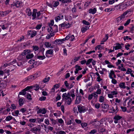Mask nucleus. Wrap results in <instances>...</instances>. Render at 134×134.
<instances>
[{
  "mask_svg": "<svg viewBox=\"0 0 134 134\" xmlns=\"http://www.w3.org/2000/svg\"><path fill=\"white\" fill-rule=\"evenodd\" d=\"M32 88V86H28L26 87L25 89L26 91H27L30 89Z\"/></svg>",
  "mask_w": 134,
  "mask_h": 134,
  "instance_id": "obj_63",
  "label": "nucleus"
},
{
  "mask_svg": "<svg viewBox=\"0 0 134 134\" xmlns=\"http://www.w3.org/2000/svg\"><path fill=\"white\" fill-rule=\"evenodd\" d=\"M60 86V83L56 84L53 86V88L52 89V92H54L55 91V89H57L59 88Z\"/></svg>",
  "mask_w": 134,
  "mask_h": 134,
  "instance_id": "obj_13",
  "label": "nucleus"
},
{
  "mask_svg": "<svg viewBox=\"0 0 134 134\" xmlns=\"http://www.w3.org/2000/svg\"><path fill=\"white\" fill-rule=\"evenodd\" d=\"M104 98L103 96H101L99 97V101L100 102H103L104 101Z\"/></svg>",
  "mask_w": 134,
  "mask_h": 134,
  "instance_id": "obj_42",
  "label": "nucleus"
},
{
  "mask_svg": "<svg viewBox=\"0 0 134 134\" xmlns=\"http://www.w3.org/2000/svg\"><path fill=\"white\" fill-rule=\"evenodd\" d=\"M87 124L86 122H82L81 124V125L82 127L85 129L87 128Z\"/></svg>",
  "mask_w": 134,
  "mask_h": 134,
  "instance_id": "obj_25",
  "label": "nucleus"
},
{
  "mask_svg": "<svg viewBox=\"0 0 134 134\" xmlns=\"http://www.w3.org/2000/svg\"><path fill=\"white\" fill-rule=\"evenodd\" d=\"M108 34H106L105 37L102 40V42H105L108 39Z\"/></svg>",
  "mask_w": 134,
  "mask_h": 134,
  "instance_id": "obj_41",
  "label": "nucleus"
},
{
  "mask_svg": "<svg viewBox=\"0 0 134 134\" xmlns=\"http://www.w3.org/2000/svg\"><path fill=\"white\" fill-rule=\"evenodd\" d=\"M15 4L16 7H19L20 6V2L19 1H17L16 3H15Z\"/></svg>",
  "mask_w": 134,
  "mask_h": 134,
  "instance_id": "obj_38",
  "label": "nucleus"
},
{
  "mask_svg": "<svg viewBox=\"0 0 134 134\" xmlns=\"http://www.w3.org/2000/svg\"><path fill=\"white\" fill-rule=\"evenodd\" d=\"M37 77V76H29L25 79V81L27 82H31Z\"/></svg>",
  "mask_w": 134,
  "mask_h": 134,
  "instance_id": "obj_7",
  "label": "nucleus"
},
{
  "mask_svg": "<svg viewBox=\"0 0 134 134\" xmlns=\"http://www.w3.org/2000/svg\"><path fill=\"white\" fill-rule=\"evenodd\" d=\"M54 23V20H51L50 23H49V27H52Z\"/></svg>",
  "mask_w": 134,
  "mask_h": 134,
  "instance_id": "obj_49",
  "label": "nucleus"
},
{
  "mask_svg": "<svg viewBox=\"0 0 134 134\" xmlns=\"http://www.w3.org/2000/svg\"><path fill=\"white\" fill-rule=\"evenodd\" d=\"M19 104L20 106H22L24 104L23 99L22 98H20L19 100Z\"/></svg>",
  "mask_w": 134,
  "mask_h": 134,
  "instance_id": "obj_36",
  "label": "nucleus"
},
{
  "mask_svg": "<svg viewBox=\"0 0 134 134\" xmlns=\"http://www.w3.org/2000/svg\"><path fill=\"white\" fill-rule=\"evenodd\" d=\"M65 41V40L64 38L61 39L57 40H55V43L59 44H61Z\"/></svg>",
  "mask_w": 134,
  "mask_h": 134,
  "instance_id": "obj_16",
  "label": "nucleus"
},
{
  "mask_svg": "<svg viewBox=\"0 0 134 134\" xmlns=\"http://www.w3.org/2000/svg\"><path fill=\"white\" fill-rule=\"evenodd\" d=\"M46 46V47L47 48H53V47L52 46L51 47V43L49 42H45L44 44Z\"/></svg>",
  "mask_w": 134,
  "mask_h": 134,
  "instance_id": "obj_23",
  "label": "nucleus"
},
{
  "mask_svg": "<svg viewBox=\"0 0 134 134\" xmlns=\"http://www.w3.org/2000/svg\"><path fill=\"white\" fill-rule=\"evenodd\" d=\"M97 9L96 8L93 9L90 8L88 10L89 13L93 14H94L96 12Z\"/></svg>",
  "mask_w": 134,
  "mask_h": 134,
  "instance_id": "obj_18",
  "label": "nucleus"
},
{
  "mask_svg": "<svg viewBox=\"0 0 134 134\" xmlns=\"http://www.w3.org/2000/svg\"><path fill=\"white\" fill-rule=\"evenodd\" d=\"M82 96H78L76 97V99L75 103V104H80Z\"/></svg>",
  "mask_w": 134,
  "mask_h": 134,
  "instance_id": "obj_9",
  "label": "nucleus"
},
{
  "mask_svg": "<svg viewBox=\"0 0 134 134\" xmlns=\"http://www.w3.org/2000/svg\"><path fill=\"white\" fill-rule=\"evenodd\" d=\"M37 12V10L36 9H33V13L32 16L33 17L32 19H35L36 17V14Z\"/></svg>",
  "mask_w": 134,
  "mask_h": 134,
  "instance_id": "obj_21",
  "label": "nucleus"
},
{
  "mask_svg": "<svg viewBox=\"0 0 134 134\" xmlns=\"http://www.w3.org/2000/svg\"><path fill=\"white\" fill-rule=\"evenodd\" d=\"M34 57V55L33 54L28 53L26 56V58L27 59H30Z\"/></svg>",
  "mask_w": 134,
  "mask_h": 134,
  "instance_id": "obj_20",
  "label": "nucleus"
},
{
  "mask_svg": "<svg viewBox=\"0 0 134 134\" xmlns=\"http://www.w3.org/2000/svg\"><path fill=\"white\" fill-rule=\"evenodd\" d=\"M64 15L62 14H59L55 18V20L56 22H58V21L63 19Z\"/></svg>",
  "mask_w": 134,
  "mask_h": 134,
  "instance_id": "obj_10",
  "label": "nucleus"
},
{
  "mask_svg": "<svg viewBox=\"0 0 134 134\" xmlns=\"http://www.w3.org/2000/svg\"><path fill=\"white\" fill-rule=\"evenodd\" d=\"M53 49H50L47 50L46 52L45 55L47 58L52 57L53 55Z\"/></svg>",
  "mask_w": 134,
  "mask_h": 134,
  "instance_id": "obj_5",
  "label": "nucleus"
},
{
  "mask_svg": "<svg viewBox=\"0 0 134 134\" xmlns=\"http://www.w3.org/2000/svg\"><path fill=\"white\" fill-rule=\"evenodd\" d=\"M97 130L96 129H93L91 130V131L89 132L90 134H94L96 133Z\"/></svg>",
  "mask_w": 134,
  "mask_h": 134,
  "instance_id": "obj_45",
  "label": "nucleus"
},
{
  "mask_svg": "<svg viewBox=\"0 0 134 134\" xmlns=\"http://www.w3.org/2000/svg\"><path fill=\"white\" fill-rule=\"evenodd\" d=\"M26 91L25 90V89H24L22 90L21 91L19 92V94L20 95H24L26 94Z\"/></svg>",
  "mask_w": 134,
  "mask_h": 134,
  "instance_id": "obj_35",
  "label": "nucleus"
},
{
  "mask_svg": "<svg viewBox=\"0 0 134 134\" xmlns=\"http://www.w3.org/2000/svg\"><path fill=\"white\" fill-rule=\"evenodd\" d=\"M57 134H66V133L65 132L63 131H59L57 133Z\"/></svg>",
  "mask_w": 134,
  "mask_h": 134,
  "instance_id": "obj_58",
  "label": "nucleus"
},
{
  "mask_svg": "<svg viewBox=\"0 0 134 134\" xmlns=\"http://www.w3.org/2000/svg\"><path fill=\"white\" fill-rule=\"evenodd\" d=\"M47 110L45 108H43L42 109H40L39 110L37 111V114H39L41 113L42 114H45L47 112Z\"/></svg>",
  "mask_w": 134,
  "mask_h": 134,
  "instance_id": "obj_11",
  "label": "nucleus"
},
{
  "mask_svg": "<svg viewBox=\"0 0 134 134\" xmlns=\"http://www.w3.org/2000/svg\"><path fill=\"white\" fill-rule=\"evenodd\" d=\"M65 23H66L65 22L64 23L59 25V26L62 28L63 27V29H65Z\"/></svg>",
  "mask_w": 134,
  "mask_h": 134,
  "instance_id": "obj_55",
  "label": "nucleus"
},
{
  "mask_svg": "<svg viewBox=\"0 0 134 134\" xmlns=\"http://www.w3.org/2000/svg\"><path fill=\"white\" fill-rule=\"evenodd\" d=\"M44 126L45 131L46 132L48 133L49 130V126L44 125Z\"/></svg>",
  "mask_w": 134,
  "mask_h": 134,
  "instance_id": "obj_46",
  "label": "nucleus"
},
{
  "mask_svg": "<svg viewBox=\"0 0 134 134\" xmlns=\"http://www.w3.org/2000/svg\"><path fill=\"white\" fill-rule=\"evenodd\" d=\"M102 48V47L101 45H98L95 48V50L96 51L98 49V50H100V48Z\"/></svg>",
  "mask_w": 134,
  "mask_h": 134,
  "instance_id": "obj_57",
  "label": "nucleus"
},
{
  "mask_svg": "<svg viewBox=\"0 0 134 134\" xmlns=\"http://www.w3.org/2000/svg\"><path fill=\"white\" fill-rule=\"evenodd\" d=\"M58 122L60 124H63L64 123L63 120L61 118L58 119Z\"/></svg>",
  "mask_w": 134,
  "mask_h": 134,
  "instance_id": "obj_61",
  "label": "nucleus"
},
{
  "mask_svg": "<svg viewBox=\"0 0 134 134\" xmlns=\"http://www.w3.org/2000/svg\"><path fill=\"white\" fill-rule=\"evenodd\" d=\"M123 39L124 41H126V40H132V38L130 37H129L128 36H126L125 37H124L123 38Z\"/></svg>",
  "mask_w": 134,
  "mask_h": 134,
  "instance_id": "obj_50",
  "label": "nucleus"
},
{
  "mask_svg": "<svg viewBox=\"0 0 134 134\" xmlns=\"http://www.w3.org/2000/svg\"><path fill=\"white\" fill-rule=\"evenodd\" d=\"M99 124V121H97L96 119H94V122L93 126L97 127Z\"/></svg>",
  "mask_w": 134,
  "mask_h": 134,
  "instance_id": "obj_26",
  "label": "nucleus"
},
{
  "mask_svg": "<svg viewBox=\"0 0 134 134\" xmlns=\"http://www.w3.org/2000/svg\"><path fill=\"white\" fill-rule=\"evenodd\" d=\"M29 121L31 122L35 123L36 121V119H30Z\"/></svg>",
  "mask_w": 134,
  "mask_h": 134,
  "instance_id": "obj_56",
  "label": "nucleus"
},
{
  "mask_svg": "<svg viewBox=\"0 0 134 134\" xmlns=\"http://www.w3.org/2000/svg\"><path fill=\"white\" fill-rule=\"evenodd\" d=\"M71 27V24L69 23H65V28L68 29Z\"/></svg>",
  "mask_w": 134,
  "mask_h": 134,
  "instance_id": "obj_44",
  "label": "nucleus"
},
{
  "mask_svg": "<svg viewBox=\"0 0 134 134\" xmlns=\"http://www.w3.org/2000/svg\"><path fill=\"white\" fill-rule=\"evenodd\" d=\"M26 111V108H22L20 110V111L21 112L23 113H24Z\"/></svg>",
  "mask_w": 134,
  "mask_h": 134,
  "instance_id": "obj_62",
  "label": "nucleus"
},
{
  "mask_svg": "<svg viewBox=\"0 0 134 134\" xmlns=\"http://www.w3.org/2000/svg\"><path fill=\"white\" fill-rule=\"evenodd\" d=\"M50 79V77H48L47 78L46 77V78H44L43 79V82L44 83H46V82H48V81Z\"/></svg>",
  "mask_w": 134,
  "mask_h": 134,
  "instance_id": "obj_51",
  "label": "nucleus"
},
{
  "mask_svg": "<svg viewBox=\"0 0 134 134\" xmlns=\"http://www.w3.org/2000/svg\"><path fill=\"white\" fill-rule=\"evenodd\" d=\"M26 12L27 13V15L30 16L32 14V12L31 10L29 8H27L26 10Z\"/></svg>",
  "mask_w": 134,
  "mask_h": 134,
  "instance_id": "obj_24",
  "label": "nucleus"
},
{
  "mask_svg": "<svg viewBox=\"0 0 134 134\" xmlns=\"http://www.w3.org/2000/svg\"><path fill=\"white\" fill-rule=\"evenodd\" d=\"M32 48L33 50L35 51H37L39 49V47L37 46H32Z\"/></svg>",
  "mask_w": 134,
  "mask_h": 134,
  "instance_id": "obj_39",
  "label": "nucleus"
},
{
  "mask_svg": "<svg viewBox=\"0 0 134 134\" xmlns=\"http://www.w3.org/2000/svg\"><path fill=\"white\" fill-rule=\"evenodd\" d=\"M88 29L89 27L87 26L83 27L81 28V31L82 33H84Z\"/></svg>",
  "mask_w": 134,
  "mask_h": 134,
  "instance_id": "obj_27",
  "label": "nucleus"
},
{
  "mask_svg": "<svg viewBox=\"0 0 134 134\" xmlns=\"http://www.w3.org/2000/svg\"><path fill=\"white\" fill-rule=\"evenodd\" d=\"M77 107L78 111L80 113H84L86 111V107L81 104L77 105Z\"/></svg>",
  "mask_w": 134,
  "mask_h": 134,
  "instance_id": "obj_4",
  "label": "nucleus"
},
{
  "mask_svg": "<svg viewBox=\"0 0 134 134\" xmlns=\"http://www.w3.org/2000/svg\"><path fill=\"white\" fill-rule=\"evenodd\" d=\"M102 108L105 109H108L109 108V105L106 104H102Z\"/></svg>",
  "mask_w": 134,
  "mask_h": 134,
  "instance_id": "obj_22",
  "label": "nucleus"
},
{
  "mask_svg": "<svg viewBox=\"0 0 134 134\" xmlns=\"http://www.w3.org/2000/svg\"><path fill=\"white\" fill-rule=\"evenodd\" d=\"M53 28L54 31H55V32H57L58 31V26L57 25H55L53 27Z\"/></svg>",
  "mask_w": 134,
  "mask_h": 134,
  "instance_id": "obj_43",
  "label": "nucleus"
},
{
  "mask_svg": "<svg viewBox=\"0 0 134 134\" xmlns=\"http://www.w3.org/2000/svg\"><path fill=\"white\" fill-rule=\"evenodd\" d=\"M122 118V117L119 116L118 115H117L115 116L114 118V119L115 120L114 121V122L115 124L117 123L118 122V121Z\"/></svg>",
  "mask_w": 134,
  "mask_h": 134,
  "instance_id": "obj_12",
  "label": "nucleus"
},
{
  "mask_svg": "<svg viewBox=\"0 0 134 134\" xmlns=\"http://www.w3.org/2000/svg\"><path fill=\"white\" fill-rule=\"evenodd\" d=\"M36 31L34 30L30 31L28 34V35H31V37H33L36 34Z\"/></svg>",
  "mask_w": 134,
  "mask_h": 134,
  "instance_id": "obj_14",
  "label": "nucleus"
},
{
  "mask_svg": "<svg viewBox=\"0 0 134 134\" xmlns=\"http://www.w3.org/2000/svg\"><path fill=\"white\" fill-rule=\"evenodd\" d=\"M131 21V19H129L127 20L126 23L124 24V25L125 26H127L129 24Z\"/></svg>",
  "mask_w": 134,
  "mask_h": 134,
  "instance_id": "obj_52",
  "label": "nucleus"
},
{
  "mask_svg": "<svg viewBox=\"0 0 134 134\" xmlns=\"http://www.w3.org/2000/svg\"><path fill=\"white\" fill-rule=\"evenodd\" d=\"M116 45L114 46V48L115 50H118L119 49H120L122 48V46H121V44H119V43H117L115 44Z\"/></svg>",
  "mask_w": 134,
  "mask_h": 134,
  "instance_id": "obj_19",
  "label": "nucleus"
},
{
  "mask_svg": "<svg viewBox=\"0 0 134 134\" xmlns=\"http://www.w3.org/2000/svg\"><path fill=\"white\" fill-rule=\"evenodd\" d=\"M59 4V3L58 1H55L53 5V7H56Z\"/></svg>",
  "mask_w": 134,
  "mask_h": 134,
  "instance_id": "obj_48",
  "label": "nucleus"
},
{
  "mask_svg": "<svg viewBox=\"0 0 134 134\" xmlns=\"http://www.w3.org/2000/svg\"><path fill=\"white\" fill-rule=\"evenodd\" d=\"M11 12L12 11L11 10H8L4 12L2 11L1 12L2 13V16L3 17L6 16Z\"/></svg>",
  "mask_w": 134,
  "mask_h": 134,
  "instance_id": "obj_17",
  "label": "nucleus"
},
{
  "mask_svg": "<svg viewBox=\"0 0 134 134\" xmlns=\"http://www.w3.org/2000/svg\"><path fill=\"white\" fill-rule=\"evenodd\" d=\"M46 99V97L44 96H42L40 98L39 100L41 101L45 100Z\"/></svg>",
  "mask_w": 134,
  "mask_h": 134,
  "instance_id": "obj_59",
  "label": "nucleus"
},
{
  "mask_svg": "<svg viewBox=\"0 0 134 134\" xmlns=\"http://www.w3.org/2000/svg\"><path fill=\"white\" fill-rule=\"evenodd\" d=\"M54 35V34L53 33H51L50 34H48L47 35L46 37L47 39H49L52 37Z\"/></svg>",
  "mask_w": 134,
  "mask_h": 134,
  "instance_id": "obj_31",
  "label": "nucleus"
},
{
  "mask_svg": "<svg viewBox=\"0 0 134 134\" xmlns=\"http://www.w3.org/2000/svg\"><path fill=\"white\" fill-rule=\"evenodd\" d=\"M64 86H65L66 88L68 89L69 88V83L68 82V81H65L64 82V85L62 87H64Z\"/></svg>",
  "mask_w": 134,
  "mask_h": 134,
  "instance_id": "obj_28",
  "label": "nucleus"
},
{
  "mask_svg": "<svg viewBox=\"0 0 134 134\" xmlns=\"http://www.w3.org/2000/svg\"><path fill=\"white\" fill-rule=\"evenodd\" d=\"M13 119V117L11 116H7L5 120L6 121H9Z\"/></svg>",
  "mask_w": 134,
  "mask_h": 134,
  "instance_id": "obj_30",
  "label": "nucleus"
},
{
  "mask_svg": "<svg viewBox=\"0 0 134 134\" xmlns=\"http://www.w3.org/2000/svg\"><path fill=\"white\" fill-rule=\"evenodd\" d=\"M40 130H41L40 128H38L35 127L31 128L30 130V131L36 134H37L38 132H40Z\"/></svg>",
  "mask_w": 134,
  "mask_h": 134,
  "instance_id": "obj_8",
  "label": "nucleus"
},
{
  "mask_svg": "<svg viewBox=\"0 0 134 134\" xmlns=\"http://www.w3.org/2000/svg\"><path fill=\"white\" fill-rule=\"evenodd\" d=\"M93 59L92 58L90 59L87 60L86 62V65H89L92 61L93 60Z\"/></svg>",
  "mask_w": 134,
  "mask_h": 134,
  "instance_id": "obj_40",
  "label": "nucleus"
},
{
  "mask_svg": "<svg viewBox=\"0 0 134 134\" xmlns=\"http://www.w3.org/2000/svg\"><path fill=\"white\" fill-rule=\"evenodd\" d=\"M71 1V0H63V3H70Z\"/></svg>",
  "mask_w": 134,
  "mask_h": 134,
  "instance_id": "obj_53",
  "label": "nucleus"
},
{
  "mask_svg": "<svg viewBox=\"0 0 134 134\" xmlns=\"http://www.w3.org/2000/svg\"><path fill=\"white\" fill-rule=\"evenodd\" d=\"M132 11V10L131 9H129L125 11L124 13L123 14L125 16L128 13L129 14H130V13Z\"/></svg>",
  "mask_w": 134,
  "mask_h": 134,
  "instance_id": "obj_33",
  "label": "nucleus"
},
{
  "mask_svg": "<svg viewBox=\"0 0 134 134\" xmlns=\"http://www.w3.org/2000/svg\"><path fill=\"white\" fill-rule=\"evenodd\" d=\"M46 58V57L44 55L43 56H42V55H39L37 57V58L38 59H39L40 60H43L44 59H45Z\"/></svg>",
  "mask_w": 134,
  "mask_h": 134,
  "instance_id": "obj_32",
  "label": "nucleus"
},
{
  "mask_svg": "<svg viewBox=\"0 0 134 134\" xmlns=\"http://www.w3.org/2000/svg\"><path fill=\"white\" fill-rule=\"evenodd\" d=\"M125 17V16L123 14L117 18V21L118 25L121 23Z\"/></svg>",
  "mask_w": 134,
  "mask_h": 134,
  "instance_id": "obj_6",
  "label": "nucleus"
},
{
  "mask_svg": "<svg viewBox=\"0 0 134 134\" xmlns=\"http://www.w3.org/2000/svg\"><path fill=\"white\" fill-rule=\"evenodd\" d=\"M17 64L18 66H20L21 67H22L23 65L22 62L19 60L17 62Z\"/></svg>",
  "mask_w": 134,
  "mask_h": 134,
  "instance_id": "obj_34",
  "label": "nucleus"
},
{
  "mask_svg": "<svg viewBox=\"0 0 134 134\" xmlns=\"http://www.w3.org/2000/svg\"><path fill=\"white\" fill-rule=\"evenodd\" d=\"M34 88V89L36 90L37 91L40 88V86L38 85L37 84L36 85L34 86H32V88Z\"/></svg>",
  "mask_w": 134,
  "mask_h": 134,
  "instance_id": "obj_37",
  "label": "nucleus"
},
{
  "mask_svg": "<svg viewBox=\"0 0 134 134\" xmlns=\"http://www.w3.org/2000/svg\"><path fill=\"white\" fill-rule=\"evenodd\" d=\"M63 100H65L68 105H70L72 100L70 96H67L66 93H63L62 96Z\"/></svg>",
  "mask_w": 134,
  "mask_h": 134,
  "instance_id": "obj_2",
  "label": "nucleus"
},
{
  "mask_svg": "<svg viewBox=\"0 0 134 134\" xmlns=\"http://www.w3.org/2000/svg\"><path fill=\"white\" fill-rule=\"evenodd\" d=\"M125 82H122L120 83L119 85V87L122 88H125L126 86H125Z\"/></svg>",
  "mask_w": 134,
  "mask_h": 134,
  "instance_id": "obj_29",
  "label": "nucleus"
},
{
  "mask_svg": "<svg viewBox=\"0 0 134 134\" xmlns=\"http://www.w3.org/2000/svg\"><path fill=\"white\" fill-rule=\"evenodd\" d=\"M76 68L75 70V74L78 73L79 75H82V74L84 75L86 72V70L85 69L84 70H82L81 71H80L81 70L82 68L80 66L76 65L75 66Z\"/></svg>",
  "mask_w": 134,
  "mask_h": 134,
  "instance_id": "obj_1",
  "label": "nucleus"
},
{
  "mask_svg": "<svg viewBox=\"0 0 134 134\" xmlns=\"http://www.w3.org/2000/svg\"><path fill=\"white\" fill-rule=\"evenodd\" d=\"M27 98L30 100H31L32 99L31 95L28 93L27 94Z\"/></svg>",
  "mask_w": 134,
  "mask_h": 134,
  "instance_id": "obj_47",
  "label": "nucleus"
},
{
  "mask_svg": "<svg viewBox=\"0 0 134 134\" xmlns=\"http://www.w3.org/2000/svg\"><path fill=\"white\" fill-rule=\"evenodd\" d=\"M31 52V51L30 50H25L24 51L23 53L20 54L17 58L18 60L19 61L23 60V56L25 55L27 53H28Z\"/></svg>",
  "mask_w": 134,
  "mask_h": 134,
  "instance_id": "obj_3",
  "label": "nucleus"
},
{
  "mask_svg": "<svg viewBox=\"0 0 134 134\" xmlns=\"http://www.w3.org/2000/svg\"><path fill=\"white\" fill-rule=\"evenodd\" d=\"M0 26L3 30L5 29L7 27L6 26V25H0Z\"/></svg>",
  "mask_w": 134,
  "mask_h": 134,
  "instance_id": "obj_64",
  "label": "nucleus"
},
{
  "mask_svg": "<svg viewBox=\"0 0 134 134\" xmlns=\"http://www.w3.org/2000/svg\"><path fill=\"white\" fill-rule=\"evenodd\" d=\"M70 41H73L75 39V37L73 35H70Z\"/></svg>",
  "mask_w": 134,
  "mask_h": 134,
  "instance_id": "obj_54",
  "label": "nucleus"
},
{
  "mask_svg": "<svg viewBox=\"0 0 134 134\" xmlns=\"http://www.w3.org/2000/svg\"><path fill=\"white\" fill-rule=\"evenodd\" d=\"M100 107V104L98 103H97L95 104V107L96 109H98Z\"/></svg>",
  "mask_w": 134,
  "mask_h": 134,
  "instance_id": "obj_60",
  "label": "nucleus"
},
{
  "mask_svg": "<svg viewBox=\"0 0 134 134\" xmlns=\"http://www.w3.org/2000/svg\"><path fill=\"white\" fill-rule=\"evenodd\" d=\"M120 5V11H122L128 6V4L125 3H124L121 4Z\"/></svg>",
  "mask_w": 134,
  "mask_h": 134,
  "instance_id": "obj_15",
  "label": "nucleus"
}]
</instances>
